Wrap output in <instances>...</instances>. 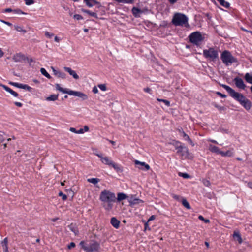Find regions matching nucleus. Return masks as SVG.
Here are the masks:
<instances>
[{
    "instance_id": "13d9d810",
    "label": "nucleus",
    "mask_w": 252,
    "mask_h": 252,
    "mask_svg": "<svg viewBox=\"0 0 252 252\" xmlns=\"http://www.w3.org/2000/svg\"><path fill=\"white\" fill-rule=\"evenodd\" d=\"M93 92L94 93V94H96L98 92V90L96 86H94L93 88V90H92Z\"/></svg>"
},
{
    "instance_id": "20e7f679",
    "label": "nucleus",
    "mask_w": 252,
    "mask_h": 252,
    "mask_svg": "<svg viewBox=\"0 0 252 252\" xmlns=\"http://www.w3.org/2000/svg\"><path fill=\"white\" fill-rule=\"evenodd\" d=\"M221 59L222 62L226 65L231 64L233 63H236L237 60L229 51L225 50L221 55Z\"/></svg>"
},
{
    "instance_id": "c85d7f7f",
    "label": "nucleus",
    "mask_w": 252,
    "mask_h": 252,
    "mask_svg": "<svg viewBox=\"0 0 252 252\" xmlns=\"http://www.w3.org/2000/svg\"><path fill=\"white\" fill-rule=\"evenodd\" d=\"M68 228L70 231L74 233L75 235H77L78 234V230L74 224L71 223L69 225H68Z\"/></svg>"
},
{
    "instance_id": "603ef678",
    "label": "nucleus",
    "mask_w": 252,
    "mask_h": 252,
    "mask_svg": "<svg viewBox=\"0 0 252 252\" xmlns=\"http://www.w3.org/2000/svg\"><path fill=\"white\" fill-rule=\"evenodd\" d=\"M73 18L77 20H82L83 19L81 15L77 14L74 15Z\"/></svg>"
},
{
    "instance_id": "79ce46f5",
    "label": "nucleus",
    "mask_w": 252,
    "mask_h": 252,
    "mask_svg": "<svg viewBox=\"0 0 252 252\" xmlns=\"http://www.w3.org/2000/svg\"><path fill=\"white\" fill-rule=\"evenodd\" d=\"M21 88L27 90L28 91H30L32 89V88L30 86H28V85L23 84L21 85Z\"/></svg>"
},
{
    "instance_id": "1a4fd4ad",
    "label": "nucleus",
    "mask_w": 252,
    "mask_h": 252,
    "mask_svg": "<svg viewBox=\"0 0 252 252\" xmlns=\"http://www.w3.org/2000/svg\"><path fill=\"white\" fill-rule=\"evenodd\" d=\"M129 196L126 195L124 193H118L117 194V197H116L114 193H111V201L113 202H120L124 199H127L128 200Z\"/></svg>"
},
{
    "instance_id": "864d4df0",
    "label": "nucleus",
    "mask_w": 252,
    "mask_h": 252,
    "mask_svg": "<svg viewBox=\"0 0 252 252\" xmlns=\"http://www.w3.org/2000/svg\"><path fill=\"white\" fill-rule=\"evenodd\" d=\"M75 246V243L72 242L68 245L67 248L68 249H71L72 248H74Z\"/></svg>"
},
{
    "instance_id": "f3484780",
    "label": "nucleus",
    "mask_w": 252,
    "mask_h": 252,
    "mask_svg": "<svg viewBox=\"0 0 252 252\" xmlns=\"http://www.w3.org/2000/svg\"><path fill=\"white\" fill-rule=\"evenodd\" d=\"M208 149L212 153H215L217 154H221V151H220V149L216 146L210 144L209 145Z\"/></svg>"
},
{
    "instance_id": "49530a36",
    "label": "nucleus",
    "mask_w": 252,
    "mask_h": 252,
    "mask_svg": "<svg viewBox=\"0 0 252 252\" xmlns=\"http://www.w3.org/2000/svg\"><path fill=\"white\" fill-rule=\"evenodd\" d=\"M54 35V34L52 33H50V32H45V36L47 37V38H52L53 36Z\"/></svg>"
},
{
    "instance_id": "4468645a",
    "label": "nucleus",
    "mask_w": 252,
    "mask_h": 252,
    "mask_svg": "<svg viewBox=\"0 0 252 252\" xmlns=\"http://www.w3.org/2000/svg\"><path fill=\"white\" fill-rule=\"evenodd\" d=\"M234 80L236 86L238 88L242 89H245L246 85L244 84L243 80L241 78L236 77L234 79Z\"/></svg>"
},
{
    "instance_id": "f257e3e1",
    "label": "nucleus",
    "mask_w": 252,
    "mask_h": 252,
    "mask_svg": "<svg viewBox=\"0 0 252 252\" xmlns=\"http://www.w3.org/2000/svg\"><path fill=\"white\" fill-rule=\"evenodd\" d=\"M188 21V17L185 15L180 13L175 14L172 20L173 24L176 26H184L186 27L189 26Z\"/></svg>"
},
{
    "instance_id": "393cba45",
    "label": "nucleus",
    "mask_w": 252,
    "mask_h": 252,
    "mask_svg": "<svg viewBox=\"0 0 252 252\" xmlns=\"http://www.w3.org/2000/svg\"><path fill=\"white\" fill-rule=\"evenodd\" d=\"M233 237L235 240L239 242V244H241L242 243V239L239 232L234 231Z\"/></svg>"
},
{
    "instance_id": "a878e982",
    "label": "nucleus",
    "mask_w": 252,
    "mask_h": 252,
    "mask_svg": "<svg viewBox=\"0 0 252 252\" xmlns=\"http://www.w3.org/2000/svg\"><path fill=\"white\" fill-rule=\"evenodd\" d=\"M120 221L118 220L116 218H111V225H112L115 228L119 227Z\"/></svg>"
},
{
    "instance_id": "5fc2aeb1",
    "label": "nucleus",
    "mask_w": 252,
    "mask_h": 252,
    "mask_svg": "<svg viewBox=\"0 0 252 252\" xmlns=\"http://www.w3.org/2000/svg\"><path fill=\"white\" fill-rule=\"evenodd\" d=\"M16 29L17 31L23 32V33H26V31L24 29H23L21 27H17L16 28Z\"/></svg>"
},
{
    "instance_id": "9b49d317",
    "label": "nucleus",
    "mask_w": 252,
    "mask_h": 252,
    "mask_svg": "<svg viewBox=\"0 0 252 252\" xmlns=\"http://www.w3.org/2000/svg\"><path fill=\"white\" fill-rule=\"evenodd\" d=\"M68 94L69 95H74L81 97L83 100H85L88 99V96L85 94L78 91L69 90Z\"/></svg>"
},
{
    "instance_id": "0eeeda50",
    "label": "nucleus",
    "mask_w": 252,
    "mask_h": 252,
    "mask_svg": "<svg viewBox=\"0 0 252 252\" xmlns=\"http://www.w3.org/2000/svg\"><path fill=\"white\" fill-rule=\"evenodd\" d=\"M189 38L190 42L195 45H198L203 40L202 35L199 32L192 33L189 36Z\"/></svg>"
},
{
    "instance_id": "7ed1b4c3",
    "label": "nucleus",
    "mask_w": 252,
    "mask_h": 252,
    "mask_svg": "<svg viewBox=\"0 0 252 252\" xmlns=\"http://www.w3.org/2000/svg\"><path fill=\"white\" fill-rule=\"evenodd\" d=\"M221 86L227 91L230 96H231L235 100L239 102L240 104L243 102V100H245L247 98L242 94L235 92L234 90L229 86L225 84H222Z\"/></svg>"
},
{
    "instance_id": "f8f14e48",
    "label": "nucleus",
    "mask_w": 252,
    "mask_h": 252,
    "mask_svg": "<svg viewBox=\"0 0 252 252\" xmlns=\"http://www.w3.org/2000/svg\"><path fill=\"white\" fill-rule=\"evenodd\" d=\"M26 59H28V58L21 53H16L12 57V60L15 62H22Z\"/></svg>"
},
{
    "instance_id": "2f4dec72",
    "label": "nucleus",
    "mask_w": 252,
    "mask_h": 252,
    "mask_svg": "<svg viewBox=\"0 0 252 252\" xmlns=\"http://www.w3.org/2000/svg\"><path fill=\"white\" fill-rule=\"evenodd\" d=\"M217 0L220 3V4L221 6H222L226 8H229L230 6V4L228 2L225 1V0Z\"/></svg>"
},
{
    "instance_id": "37998d69",
    "label": "nucleus",
    "mask_w": 252,
    "mask_h": 252,
    "mask_svg": "<svg viewBox=\"0 0 252 252\" xmlns=\"http://www.w3.org/2000/svg\"><path fill=\"white\" fill-rule=\"evenodd\" d=\"M202 182L203 185L206 187H210L211 185L210 182L208 180H207L206 179H203L202 180Z\"/></svg>"
},
{
    "instance_id": "de8ad7c7",
    "label": "nucleus",
    "mask_w": 252,
    "mask_h": 252,
    "mask_svg": "<svg viewBox=\"0 0 252 252\" xmlns=\"http://www.w3.org/2000/svg\"><path fill=\"white\" fill-rule=\"evenodd\" d=\"M9 84L12 86H14L15 87H16L18 88H21V85L22 84L21 83H17V82H10Z\"/></svg>"
},
{
    "instance_id": "c03bdc74",
    "label": "nucleus",
    "mask_w": 252,
    "mask_h": 252,
    "mask_svg": "<svg viewBox=\"0 0 252 252\" xmlns=\"http://www.w3.org/2000/svg\"><path fill=\"white\" fill-rule=\"evenodd\" d=\"M198 219L201 220H203L204 221V222L206 223H208L210 222V220H208V219H204V217L201 216V215H200L198 216Z\"/></svg>"
},
{
    "instance_id": "e2e57ef3",
    "label": "nucleus",
    "mask_w": 252,
    "mask_h": 252,
    "mask_svg": "<svg viewBox=\"0 0 252 252\" xmlns=\"http://www.w3.org/2000/svg\"><path fill=\"white\" fill-rule=\"evenodd\" d=\"M4 141V138L3 137L2 135L0 133V145Z\"/></svg>"
},
{
    "instance_id": "bb28decb",
    "label": "nucleus",
    "mask_w": 252,
    "mask_h": 252,
    "mask_svg": "<svg viewBox=\"0 0 252 252\" xmlns=\"http://www.w3.org/2000/svg\"><path fill=\"white\" fill-rule=\"evenodd\" d=\"M2 246L3 248V251H5V252H8V239L7 238H5L3 241L1 243Z\"/></svg>"
},
{
    "instance_id": "7c9ffc66",
    "label": "nucleus",
    "mask_w": 252,
    "mask_h": 252,
    "mask_svg": "<svg viewBox=\"0 0 252 252\" xmlns=\"http://www.w3.org/2000/svg\"><path fill=\"white\" fill-rule=\"evenodd\" d=\"M59 96V94H51L48 97L46 98V100L48 101H55L58 99Z\"/></svg>"
},
{
    "instance_id": "69168bd1",
    "label": "nucleus",
    "mask_w": 252,
    "mask_h": 252,
    "mask_svg": "<svg viewBox=\"0 0 252 252\" xmlns=\"http://www.w3.org/2000/svg\"><path fill=\"white\" fill-rule=\"evenodd\" d=\"M84 132L83 131V128H80L79 130H77V134H83Z\"/></svg>"
},
{
    "instance_id": "58836bf2",
    "label": "nucleus",
    "mask_w": 252,
    "mask_h": 252,
    "mask_svg": "<svg viewBox=\"0 0 252 252\" xmlns=\"http://www.w3.org/2000/svg\"><path fill=\"white\" fill-rule=\"evenodd\" d=\"M157 100L159 102H163V103H164L168 107H169L170 106V101L167 100L157 98Z\"/></svg>"
},
{
    "instance_id": "6e6d98bb",
    "label": "nucleus",
    "mask_w": 252,
    "mask_h": 252,
    "mask_svg": "<svg viewBox=\"0 0 252 252\" xmlns=\"http://www.w3.org/2000/svg\"><path fill=\"white\" fill-rule=\"evenodd\" d=\"M216 94L222 98H225L226 97V95L225 94H223L219 92H217Z\"/></svg>"
},
{
    "instance_id": "39448f33",
    "label": "nucleus",
    "mask_w": 252,
    "mask_h": 252,
    "mask_svg": "<svg viewBox=\"0 0 252 252\" xmlns=\"http://www.w3.org/2000/svg\"><path fill=\"white\" fill-rule=\"evenodd\" d=\"M176 153L182 159H192L193 158V156L189 152L188 148L184 145L177 151Z\"/></svg>"
},
{
    "instance_id": "6ab92c4d",
    "label": "nucleus",
    "mask_w": 252,
    "mask_h": 252,
    "mask_svg": "<svg viewBox=\"0 0 252 252\" xmlns=\"http://www.w3.org/2000/svg\"><path fill=\"white\" fill-rule=\"evenodd\" d=\"M168 144L173 145L177 151L181 149L183 146L181 142L175 140H173L171 142H169Z\"/></svg>"
},
{
    "instance_id": "a211bd4d",
    "label": "nucleus",
    "mask_w": 252,
    "mask_h": 252,
    "mask_svg": "<svg viewBox=\"0 0 252 252\" xmlns=\"http://www.w3.org/2000/svg\"><path fill=\"white\" fill-rule=\"evenodd\" d=\"M240 104L247 110H250L252 106L251 102L248 98L243 100V102L240 103Z\"/></svg>"
},
{
    "instance_id": "a18cd8bd",
    "label": "nucleus",
    "mask_w": 252,
    "mask_h": 252,
    "mask_svg": "<svg viewBox=\"0 0 252 252\" xmlns=\"http://www.w3.org/2000/svg\"><path fill=\"white\" fill-rule=\"evenodd\" d=\"M26 5H31L34 3L33 0H24Z\"/></svg>"
},
{
    "instance_id": "473e14b6",
    "label": "nucleus",
    "mask_w": 252,
    "mask_h": 252,
    "mask_svg": "<svg viewBox=\"0 0 252 252\" xmlns=\"http://www.w3.org/2000/svg\"><path fill=\"white\" fill-rule=\"evenodd\" d=\"M220 155L223 157H231L233 155V152H232V150H228L226 152L221 151Z\"/></svg>"
},
{
    "instance_id": "5701e85b",
    "label": "nucleus",
    "mask_w": 252,
    "mask_h": 252,
    "mask_svg": "<svg viewBox=\"0 0 252 252\" xmlns=\"http://www.w3.org/2000/svg\"><path fill=\"white\" fill-rule=\"evenodd\" d=\"M132 12L133 15L135 17H140L141 14L143 13V11L140 10V9L136 8L135 7H134L132 9Z\"/></svg>"
},
{
    "instance_id": "ea45409f",
    "label": "nucleus",
    "mask_w": 252,
    "mask_h": 252,
    "mask_svg": "<svg viewBox=\"0 0 252 252\" xmlns=\"http://www.w3.org/2000/svg\"><path fill=\"white\" fill-rule=\"evenodd\" d=\"M178 175L179 176L182 177L183 178L185 179H188L190 177V176L188 174L186 173L179 172Z\"/></svg>"
},
{
    "instance_id": "680f3d73",
    "label": "nucleus",
    "mask_w": 252,
    "mask_h": 252,
    "mask_svg": "<svg viewBox=\"0 0 252 252\" xmlns=\"http://www.w3.org/2000/svg\"><path fill=\"white\" fill-rule=\"evenodd\" d=\"M69 130L72 132L77 134V130L74 127H70L69 129Z\"/></svg>"
},
{
    "instance_id": "f03ea898",
    "label": "nucleus",
    "mask_w": 252,
    "mask_h": 252,
    "mask_svg": "<svg viewBox=\"0 0 252 252\" xmlns=\"http://www.w3.org/2000/svg\"><path fill=\"white\" fill-rule=\"evenodd\" d=\"M79 245L86 252H99V244L96 241H92L87 244L85 241H81Z\"/></svg>"
},
{
    "instance_id": "338daca9",
    "label": "nucleus",
    "mask_w": 252,
    "mask_h": 252,
    "mask_svg": "<svg viewBox=\"0 0 252 252\" xmlns=\"http://www.w3.org/2000/svg\"><path fill=\"white\" fill-rule=\"evenodd\" d=\"M54 40L56 42H59L61 40V39L59 38L58 36H56L54 38Z\"/></svg>"
},
{
    "instance_id": "774afa93",
    "label": "nucleus",
    "mask_w": 252,
    "mask_h": 252,
    "mask_svg": "<svg viewBox=\"0 0 252 252\" xmlns=\"http://www.w3.org/2000/svg\"><path fill=\"white\" fill-rule=\"evenodd\" d=\"M144 90L145 92L150 93L151 91V89L149 87H147L144 89Z\"/></svg>"
},
{
    "instance_id": "ddd939ff",
    "label": "nucleus",
    "mask_w": 252,
    "mask_h": 252,
    "mask_svg": "<svg viewBox=\"0 0 252 252\" xmlns=\"http://www.w3.org/2000/svg\"><path fill=\"white\" fill-rule=\"evenodd\" d=\"M134 163L135 165H140L141 167H138V168L141 170L145 169L146 170H149L150 169V166L148 164H146L145 162H141L138 160H135L134 161Z\"/></svg>"
},
{
    "instance_id": "3c124183",
    "label": "nucleus",
    "mask_w": 252,
    "mask_h": 252,
    "mask_svg": "<svg viewBox=\"0 0 252 252\" xmlns=\"http://www.w3.org/2000/svg\"><path fill=\"white\" fill-rule=\"evenodd\" d=\"M59 196H61L62 197V199L63 200H66L67 199V196L63 194L62 191H60L59 193Z\"/></svg>"
},
{
    "instance_id": "4c0bfd02",
    "label": "nucleus",
    "mask_w": 252,
    "mask_h": 252,
    "mask_svg": "<svg viewBox=\"0 0 252 252\" xmlns=\"http://www.w3.org/2000/svg\"><path fill=\"white\" fill-rule=\"evenodd\" d=\"M182 204L184 207H185L188 209H190L191 208L189 204L188 203V202L187 201L186 199L183 198L182 199Z\"/></svg>"
},
{
    "instance_id": "bf43d9fd",
    "label": "nucleus",
    "mask_w": 252,
    "mask_h": 252,
    "mask_svg": "<svg viewBox=\"0 0 252 252\" xmlns=\"http://www.w3.org/2000/svg\"><path fill=\"white\" fill-rule=\"evenodd\" d=\"M172 196L173 198H174L176 200H179V199H180V196L179 195L173 194L172 195Z\"/></svg>"
},
{
    "instance_id": "72a5a7b5",
    "label": "nucleus",
    "mask_w": 252,
    "mask_h": 252,
    "mask_svg": "<svg viewBox=\"0 0 252 252\" xmlns=\"http://www.w3.org/2000/svg\"><path fill=\"white\" fill-rule=\"evenodd\" d=\"M40 72L42 75L45 76L46 77H47L48 79L51 78V75L47 72L46 69L44 68H41L40 69Z\"/></svg>"
},
{
    "instance_id": "e433bc0d",
    "label": "nucleus",
    "mask_w": 252,
    "mask_h": 252,
    "mask_svg": "<svg viewBox=\"0 0 252 252\" xmlns=\"http://www.w3.org/2000/svg\"><path fill=\"white\" fill-rule=\"evenodd\" d=\"M245 78L247 82L252 84V75L247 73L245 74Z\"/></svg>"
},
{
    "instance_id": "a19ab883",
    "label": "nucleus",
    "mask_w": 252,
    "mask_h": 252,
    "mask_svg": "<svg viewBox=\"0 0 252 252\" xmlns=\"http://www.w3.org/2000/svg\"><path fill=\"white\" fill-rule=\"evenodd\" d=\"M13 12L15 14H26V13L24 12L21 9H18V8L14 9L13 11Z\"/></svg>"
},
{
    "instance_id": "c9c22d12",
    "label": "nucleus",
    "mask_w": 252,
    "mask_h": 252,
    "mask_svg": "<svg viewBox=\"0 0 252 252\" xmlns=\"http://www.w3.org/2000/svg\"><path fill=\"white\" fill-rule=\"evenodd\" d=\"M119 3H123L126 4H132L134 3V0H115Z\"/></svg>"
},
{
    "instance_id": "4be33fe9",
    "label": "nucleus",
    "mask_w": 252,
    "mask_h": 252,
    "mask_svg": "<svg viewBox=\"0 0 252 252\" xmlns=\"http://www.w3.org/2000/svg\"><path fill=\"white\" fill-rule=\"evenodd\" d=\"M111 166L113 167L114 170L118 174L121 173L123 171V167L118 164L113 163L111 162Z\"/></svg>"
},
{
    "instance_id": "dca6fc26",
    "label": "nucleus",
    "mask_w": 252,
    "mask_h": 252,
    "mask_svg": "<svg viewBox=\"0 0 252 252\" xmlns=\"http://www.w3.org/2000/svg\"><path fill=\"white\" fill-rule=\"evenodd\" d=\"M52 68L54 74L55 75H56L57 77H58V78H61L62 79L65 78L66 74L60 71L59 70H57L53 67H52Z\"/></svg>"
},
{
    "instance_id": "2eb2a0df",
    "label": "nucleus",
    "mask_w": 252,
    "mask_h": 252,
    "mask_svg": "<svg viewBox=\"0 0 252 252\" xmlns=\"http://www.w3.org/2000/svg\"><path fill=\"white\" fill-rule=\"evenodd\" d=\"M64 70L67 72L70 75L72 76V77L75 79H78L79 78V76L76 73V72L70 67H64Z\"/></svg>"
},
{
    "instance_id": "9d476101",
    "label": "nucleus",
    "mask_w": 252,
    "mask_h": 252,
    "mask_svg": "<svg viewBox=\"0 0 252 252\" xmlns=\"http://www.w3.org/2000/svg\"><path fill=\"white\" fill-rule=\"evenodd\" d=\"M128 201L129 203V205L131 206L138 205L143 202L142 200L136 198L135 196L132 195L129 196L128 198Z\"/></svg>"
},
{
    "instance_id": "052dcab7",
    "label": "nucleus",
    "mask_w": 252,
    "mask_h": 252,
    "mask_svg": "<svg viewBox=\"0 0 252 252\" xmlns=\"http://www.w3.org/2000/svg\"><path fill=\"white\" fill-rule=\"evenodd\" d=\"M14 104L19 107H21L23 106L22 103H21V102H15Z\"/></svg>"
},
{
    "instance_id": "09e8293b",
    "label": "nucleus",
    "mask_w": 252,
    "mask_h": 252,
    "mask_svg": "<svg viewBox=\"0 0 252 252\" xmlns=\"http://www.w3.org/2000/svg\"><path fill=\"white\" fill-rule=\"evenodd\" d=\"M98 87L99 88V89L103 91H105L107 90V88H106V86L105 85V84H99L98 85Z\"/></svg>"
},
{
    "instance_id": "c756f323",
    "label": "nucleus",
    "mask_w": 252,
    "mask_h": 252,
    "mask_svg": "<svg viewBox=\"0 0 252 252\" xmlns=\"http://www.w3.org/2000/svg\"><path fill=\"white\" fill-rule=\"evenodd\" d=\"M82 11L84 13H87L91 17H94V18H97V14L96 13L94 12H92L89 10H86V9H83Z\"/></svg>"
},
{
    "instance_id": "f704fd0d",
    "label": "nucleus",
    "mask_w": 252,
    "mask_h": 252,
    "mask_svg": "<svg viewBox=\"0 0 252 252\" xmlns=\"http://www.w3.org/2000/svg\"><path fill=\"white\" fill-rule=\"evenodd\" d=\"M87 181L89 183L95 185L100 181V179L94 178H89L87 179Z\"/></svg>"
},
{
    "instance_id": "b1692460",
    "label": "nucleus",
    "mask_w": 252,
    "mask_h": 252,
    "mask_svg": "<svg viewBox=\"0 0 252 252\" xmlns=\"http://www.w3.org/2000/svg\"><path fill=\"white\" fill-rule=\"evenodd\" d=\"M84 2L89 7H92L98 3L96 0H84Z\"/></svg>"
},
{
    "instance_id": "4d7b16f0",
    "label": "nucleus",
    "mask_w": 252,
    "mask_h": 252,
    "mask_svg": "<svg viewBox=\"0 0 252 252\" xmlns=\"http://www.w3.org/2000/svg\"><path fill=\"white\" fill-rule=\"evenodd\" d=\"M13 10L11 8H6L4 10V11L3 12H5V13H9V12H13Z\"/></svg>"
},
{
    "instance_id": "6e6552de",
    "label": "nucleus",
    "mask_w": 252,
    "mask_h": 252,
    "mask_svg": "<svg viewBox=\"0 0 252 252\" xmlns=\"http://www.w3.org/2000/svg\"><path fill=\"white\" fill-rule=\"evenodd\" d=\"M100 200L104 205L107 203L108 207L110 206V191L108 190H104L102 191L100 195Z\"/></svg>"
},
{
    "instance_id": "aec40b11",
    "label": "nucleus",
    "mask_w": 252,
    "mask_h": 252,
    "mask_svg": "<svg viewBox=\"0 0 252 252\" xmlns=\"http://www.w3.org/2000/svg\"><path fill=\"white\" fill-rule=\"evenodd\" d=\"M178 131L182 134L183 137H184L185 140L188 141L192 146L194 145L189 137L182 129H178Z\"/></svg>"
},
{
    "instance_id": "8fccbe9b",
    "label": "nucleus",
    "mask_w": 252,
    "mask_h": 252,
    "mask_svg": "<svg viewBox=\"0 0 252 252\" xmlns=\"http://www.w3.org/2000/svg\"><path fill=\"white\" fill-rule=\"evenodd\" d=\"M101 161H102V162L103 163H104L105 164H108V165H109L110 164L109 160L107 158H101Z\"/></svg>"
},
{
    "instance_id": "0e129e2a",
    "label": "nucleus",
    "mask_w": 252,
    "mask_h": 252,
    "mask_svg": "<svg viewBox=\"0 0 252 252\" xmlns=\"http://www.w3.org/2000/svg\"><path fill=\"white\" fill-rule=\"evenodd\" d=\"M83 131H84V132H87V131H89V127L88 126H84V128H83Z\"/></svg>"
},
{
    "instance_id": "423d86ee",
    "label": "nucleus",
    "mask_w": 252,
    "mask_h": 252,
    "mask_svg": "<svg viewBox=\"0 0 252 252\" xmlns=\"http://www.w3.org/2000/svg\"><path fill=\"white\" fill-rule=\"evenodd\" d=\"M203 56L205 58L214 61L218 58V52L215 48L211 47L203 50Z\"/></svg>"
},
{
    "instance_id": "cd10ccee",
    "label": "nucleus",
    "mask_w": 252,
    "mask_h": 252,
    "mask_svg": "<svg viewBox=\"0 0 252 252\" xmlns=\"http://www.w3.org/2000/svg\"><path fill=\"white\" fill-rule=\"evenodd\" d=\"M55 87H56V89L57 90H59V91H60V92H62L63 93L68 94V91H69L68 89H64V88L60 87V85L59 84H55Z\"/></svg>"
},
{
    "instance_id": "412c9836",
    "label": "nucleus",
    "mask_w": 252,
    "mask_h": 252,
    "mask_svg": "<svg viewBox=\"0 0 252 252\" xmlns=\"http://www.w3.org/2000/svg\"><path fill=\"white\" fill-rule=\"evenodd\" d=\"M3 88L7 92H9L12 95H13L14 97H18L19 96L18 94L12 90L9 87L6 86V85H2Z\"/></svg>"
}]
</instances>
